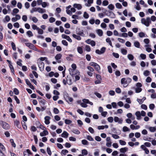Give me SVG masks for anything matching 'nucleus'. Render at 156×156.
Returning a JSON list of instances; mask_svg holds the SVG:
<instances>
[{"instance_id": "49530a36", "label": "nucleus", "mask_w": 156, "mask_h": 156, "mask_svg": "<svg viewBox=\"0 0 156 156\" xmlns=\"http://www.w3.org/2000/svg\"><path fill=\"white\" fill-rule=\"evenodd\" d=\"M121 53L122 54L126 55L127 53V51L124 49H122L121 50Z\"/></svg>"}, {"instance_id": "4c0bfd02", "label": "nucleus", "mask_w": 156, "mask_h": 156, "mask_svg": "<svg viewBox=\"0 0 156 156\" xmlns=\"http://www.w3.org/2000/svg\"><path fill=\"white\" fill-rule=\"evenodd\" d=\"M37 30H38V33L39 34H43L44 31L42 29H40L39 28H38L37 29Z\"/></svg>"}, {"instance_id": "7ed1b4c3", "label": "nucleus", "mask_w": 156, "mask_h": 156, "mask_svg": "<svg viewBox=\"0 0 156 156\" xmlns=\"http://www.w3.org/2000/svg\"><path fill=\"white\" fill-rule=\"evenodd\" d=\"M0 124L2 126V128L5 129H8L10 128L9 124L5 122L1 121H0Z\"/></svg>"}, {"instance_id": "1a4fd4ad", "label": "nucleus", "mask_w": 156, "mask_h": 156, "mask_svg": "<svg viewBox=\"0 0 156 156\" xmlns=\"http://www.w3.org/2000/svg\"><path fill=\"white\" fill-rule=\"evenodd\" d=\"M64 97L66 101L67 102H68V100H67V99H68V100L70 102H72L73 100L72 98L69 97L68 96V94H65L64 95Z\"/></svg>"}, {"instance_id": "6ab92c4d", "label": "nucleus", "mask_w": 156, "mask_h": 156, "mask_svg": "<svg viewBox=\"0 0 156 156\" xmlns=\"http://www.w3.org/2000/svg\"><path fill=\"white\" fill-rule=\"evenodd\" d=\"M14 125L18 128H20V127L19 126L20 124L19 121L18 120H16L14 121Z\"/></svg>"}, {"instance_id": "c756f323", "label": "nucleus", "mask_w": 156, "mask_h": 156, "mask_svg": "<svg viewBox=\"0 0 156 156\" xmlns=\"http://www.w3.org/2000/svg\"><path fill=\"white\" fill-rule=\"evenodd\" d=\"M149 129L150 131L151 132H154L155 130H156V127H150L149 128Z\"/></svg>"}, {"instance_id": "a211bd4d", "label": "nucleus", "mask_w": 156, "mask_h": 156, "mask_svg": "<svg viewBox=\"0 0 156 156\" xmlns=\"http://www.w3.org/2000/svg\"><path fill=\"white\" fill-rule=\"evenodd\" d=\"M62 57V55L61 54H57L55 57V58L56 60L61 59Z\"/></svg>"}, {"instance_id": "72a5a7b5", "label": "nucleus", "mask_w": 156, "mask_h": 156, "mask_svg": "<svg viewBox=\"0 0 156 156\" xmlns=\"http://www.w3.org/2000/svg\"><path fill=\"white\" fill-rule=\"evenodd\" d=\"M9 68H10V69L11 70L12 73H13L14 75H15L14 68L13 67V66H12V65L11 64L9 65Z\"/></svg>"}, {"instance_id": "c9c22d12", "label": "nucleus", "mask_w": 156, "mask_h": 156, "mask_svg": "<svg viewBox=\"0 0 156 156\" xmlns=\"http://www.w3.org/2000/svg\"><path fill=\"white\" fill-rule=\"evenodd\" d=\"M127 57H128V59L130 60H133V59L134 58L133 56L132 55H131V54L128 55Z\"/></svg>"}, {"instance_id": "9d476101", "label": "nucleus", "mask_w": 156, "mask_h": 156, "mask_svg": "<svg viewBox=\"0 0 156 156\" xmlns=\"http://www.w3.org/2000/svg\"><path fill=\"white\" fill-rule=\"evenodd\" d=\"M51 118L50 117L47 116L44 117L45 121L44 122L45 124L48 125L50 123L49 120Z\"/></svg>"}, {"instance_id": "dca6fc26", "label": "nucleus", "mask_w": 156, "mask_h": 156, "mask_svg": "<svg viewBox=\"0 0 156 156\" xmlns=\"http://www.w3.org/2000/svg\"><path fill=\"white\" fill-rule=\"evenodd\" d=\"M128 150V148L127 147L122 148L120 149V151L121 153H125Z\"/></svg>"}, {"instance_id": "4468645a", "label": "nucleus", "mask_w": 156, "mask_h": 156, "mask_svg": "<svg viewBox=\"0 0 156 156\" xmlns=\"http://www.w3.org/2000/svg\"><path fill=\"white\" fill-rule=\"evenodd\" d=\"M136 115L137 117V119L138 120H140L141 119V115L140 114V112L139 111H137L136 112L135 114Z\"/></svg>"}, {"instance_id": "a19ab883", "label": "nucleus", "mask_w": 156, "mask_h": 156, "mask_svg": "<svg viewBox=\"0 0 156 156\" xmlns=\"http://www.w3.org/2000/svg\"><path fill=\"white\" fill-rule=\"evenodd\" d=\"M108 4V2L106 0L103 1L102 2V5L104 6H107Z\"/></svg>"}, {"instance_id": "393cba45", "label": "nucleus", "mask_w": 156, "mask_h": 156, "mask_svg": "<svg viewBox=\"0 0 156 156\" xmlns=\"http://www.w3.org/2000/svg\"><path fill=\"white\" fill-rule=\"evenodd\" d=\"M134 46L137 48H139L140 47V44L139 41H136L134 43Z\"/></svg>"}, {"instance_id": "6e6d98bb", "label": "nucleus", "mask_w": 156, "mask_h": 156, "mask_svg": "<svg viewBox=\"0 0 156 156\" xmlns=\"http://www.w3.org/2000/svg\"><path fill=\"white\" fill-rule=\"evenodd\" d=\"M12 47L13 50L15 51L16 50V47L15 44L12 42L11 43Z\"/></svg>"}, {"instance_id": "f257e3e1", "label": "nucleus", "mask_w": 156, "mask_h": 156, "mask_svg": "<svg viewBox=\"0 0 156 156\" xmlns=\"http://www.w3.org/2000/svg\"><path fill=\"white\" fill-rule=\"evenodd\" d=\"M141 23L147 27H148L149 26L150 24L151 23V21L150 18L147 17L146 19L144 18H142L141 19Z\"/></svg>"}, {"instance_id": "13d9d810", "label": "nucleus", "mask_w": 156, "mask_h": 156, "mask_svg": "<svg viewBox=\"0 0 156 156\" xmlns=\"http://www.w3.org/2000/svg\"><path fill=\"white\" fill-rule=\"evenodd\" d=\"M149 108L151 110H153L155 108L154 104H151L149 106Z\"/></svg>"}, {"instance_id": "ea45409f", "label": "nucleus", "mask_w": 156, "mask_h": 156, "mask_svg": "<svg viewBox=\"0 0 156 156\" xmlns=\"http://www.w3.org/2000/svg\"><path fill=\"white\" fill-rule=\"evenodd\" d=\"M10 142L11 144L14 147H15L16 146L15 144L14 143L13 140L12 139H11L10 140Z\"/></svg>"}, {"instance_id": "58836bf2", "label": "nucleus", "mask_w": 156, "mask_h": 156, "mask_svg": "<svg viewBox=\"0 0 156 156\" xmlns=\"http://www.w3.org/2000/svg\"><path fill=\"white\" fill-rule=\"evenodd\" d=\"M82 153L83 155H85L87 154L88 152H87V151L86 149H83L82 151Z\"/></svg>"}, {"instance_id": "7c9ffc66", "label": "nucleus", "mask_w": 156, "mask_h": 156, "mask_svg": "<svg viewBox=\"0 0 156 156\" xmlns=\"http://www.w3.org/2000/svg\"><path fill=\"white\" fill-rule=\"evenodd\" d=\"M150 74V72L148 70L145 71L144 73V75L145 76H149Z\"/></svg>"}, {"instance_id": "473e14b6", "label": "nucleus", "mask_w": 156, "mask_h": 156, "mask_svg": "<svg viewBox=\"0 0 156 156\" xmlns=\"http://www.w3.org/2000/svg\"><path fill=\"white\" fill-rule=\"evenodd\" d=\"M116 7L119 9H121L122 7V5L121 4L119 3H117L115 4Z\"/></svg>"}, {"instance_id": "8fccbe9b", "label": "nucleus", "mask_w": 156, "mask_h": 156, "mask_svg": "<svg viewBox=\"0 0 156 156\" xmlns=\"http://www.w3.org/2000/svg\"><path fill=\"white\" fill-rule=\"evenodd\" d=\"M83 17L85 19H87L89 17V15L86 12H85L84 13Z\"/></svg>"}, {"instance_id": "09e8293b", "label": "nucleus", "mask_w": 156, "mask_h": 156, "mask_svg": "<svg viewBox=\"0 0 156 156\" xmlns=\"http://www.w3.org/2000/svg\"><path fill=\"white\" fill-rule=\"evenodd\" d=\"M106 48L105 47H102L100 50V52L101 53V54H103L105 51Z\"/></svg>"}, {"instance_id": "c03bdc74", "label": "nucleus", "mask_w": 156, "mask_h": 156, "mask_svg": "<svg viewBox=\"0 0 156 156\" xmlns=\"http://www.w3.org/2000/svg\"><path fill=\"white\" fill-rule=\"evenodd\" d=\"M47 151L48 154L50 156L51 155V151L50 148L49 147H48L47 148Z\"/></svg>"}, {"instance_id": "774afa93", "label": "nucleus", "mask_w": 156, "mask_h": 156, "mask_svg": "<svg viewBox=\"0 0 156 156\" xmlns=\"http://www.w3.org/2000/svg\"><path fill=\"white\" fill-rule=\"evenodd\" d=\"M151 154L154 155L156 156V150H151Z\"/></svg>"}, {"instance_id": "4d7b16f0", "label": "nucleus", "mask_w": 156, "mask_h": 156, "mask_svg": "<svg viewBox=\"0 0 156 156\" xmlns=\"http://www.w3.org/2000/svg\"><path fill=\"white\" fill-rule=\"evenodd\" d=\"M87 139L90 141H93L94 140L93 138L91 136L89 135L87 136Z\"/></svg>"}, {"instance_id": "e2e57ef3", "label": "nucleus", "mask_w": 156, "mask_h": 156, "mask_svg": "<svg viewBox=\"0 0 156 156\" xmlns=\"http://www.w3.org/2000/svg\"><path fill=\"white\" fill-rule=\"evenodd\" d=\"M106 33L107 35L109 36L112 35L113 34L112 32L109 30L107 31Z\"/></svg>"}, {"instance_id": "423d86ee", "label": "nucleus", "mask_w": 156, "mask_h": 156, "mask_svg": "<svg viewBox=\"0 0 156 156\" xmlns=\"http://www.w3.org/2000/svg\"><path fill=\"white\" fill-rule=\"evenodd\" d=\"M26 45L30 49L35 51H37V49L36 47L32 44L30 43H27Z\"/></svg>"}, {"instance_id": "f8f14e48", "label": "nucleus", "mask_w": 156, "mask_h": 156, "mask_svg": "<svg viewBox=\"0 0 156 156\" xmlns=\"http://www.w3.org/2000/svg\"><path fill=\"white\" fill-rule=\"evenodd\" d=\"M48 132L47 130H44L42 132L40 133V135L41 136H43L48 135Z\"/></svg>"}, {"instance_id": "b1692460", "label": "nucleus", "mask_w": 156, "mask_h": 156, "mask_svg": "<svg viewBox=\"0 0 156 156\" xmlns=\"http://www.w3.org/2000/svg\"><path fill=\"white\" fill-rule=\"evenodd\" d=\"M106 41L107 42L109 43L110 46L113 47L111 41L109 37L107 38L106 39Z\"/></svg>"}, {"instance_id": "3c124183", "label": "nucleus", "mask_w": 156, "mask_h": 156, "mask_svg": "<svg viewBox=\"0 0 156 156\" xmlns=\"http://www.w3.org/2000/svg\"><path fill=\"white\" fill-rule=\"evenodd\" d=\"M14 98L15 101H16V102L17 104H19L20 103V101L18 99L17 97L16 96L14 95Z\"/></svg>"}, {"instance_id": "f3484780", "label": "nucleus", "mask_w": 156, "mask_h": 156, "mask_svg": "<svg viewBox=\"0 0 156 156\" xmlns=\"http://www.w3.org/2000/svg\"><path fill=\"white\" fill-rule=\"evenodd\" d=\"M97 33L100 36H101L103 35V32L102 30L98 29L97 30Z\"/></svg>"}, {"instance_id": "2f4dec72", "label": "nucleus", "mask_w": 156, "mask_h": 156, "mask_svg": "<svg viewBox=\"0 0 156 156\" xmlns=\"http://www.w3.org/2000/svg\"><path fill=\"white\" fill-rule=\"evenodd\" d=\"M114 8V6L112 4H109L108 6V8L111 10H113Z\"/></svg>"}, {"instance_id": "aec40b11", "label": "nucleus", "mask_w": 156, "mask_h": 156, "mask_svg": "<svg viewBox=\"0 0 156 156\" xmlns=\"http://www.w3.org/2000/svg\"><path fill=\"white\" fill-rule=\"evenodd\" d=\"M37 11L41 13H43L45 12V10L40 8H37Z\"/></svg>"}, {"instance_id": "052dcab7", "label": "nucleus", "mask_w": 156, "mask_h": 156, "mask_svg": "<svg viewBox=\"0 0 156 156\" xmlns=\"http://www.w3.org/2000/svg\"><path fill=\"white\" fill-rule=\"evenodd\" d=\"M72 122V121L70 120L66 119L65 120V123L66 124H69Z\"/></svg>"}, {"instance_id": "39448f33", "label": "nucleus", "mask_w": 156, "mask_h": 156, "mask_svg": "<svg viewBox=\"0 0 156 156\" xmlns=\"http://www.w3.org/2000/svg\"><path fill=\"white\" fill-rule=\"evenodd\" d=\"M76 33L78 35L81 36H84V34L83 32V30H81L80 28H77L76 30Z\"/></svg>"}, {"instance_id": "37998d69", "label": "nucleus", "mask_w": 156, "mask_h": 156, "mask_svg": "<svg viewBox=\"0 0 156 156\" xmlns=\"http://www.w3.org/2000/svg\"><path fill=\"white\" fill-rule=\"evenodd\" d=\"M85 49L87 51L89 52L91 50V48L88 45H86L85 46Z\"/></svg>"}, {"instance_id": "5701e85b", "label": "nucleus", "mask_w": 156, "mask_h": 156, "mask_svg": "<svg viewBox=\"0 0 156 156\" xmlns=\"http://www.w3.org/2000/svg\"><path fill=\"white\" fill-rule=\"evenodd\" d=\"M82 143L84 145H87L89 144L88 142L86 140H83L81 141Z\"/></svg>"}, {"instance_id": "9b49d317", "label": "nucleus", "mask_w": 156, "mask_h": 156, "mask_svg": "<svg viewBox=\"0 0 156 156\" xmlns=\"http://www.w3.org/2000/svg\"><path fill=\"white\" fill-rule=\"evenodd\" d=\"M108 12H109V13L110 14L109 15H108V13H107L106 14V15L110 16L111 18H115V16L114 14V13L112 12V11H108Z\"/></svg>"}, {"instance_id": "2eb2a0df", "label": "nucleus", "mask_w": 156, "mask_h": 156, "mask_svg": "<svg viewBox=\"0 0 156 156\" xmlns=\"http://www.w3.org/2000/svg\"><path fill=\"white\" fill-rule=\"evenodd\" d=\"M73 6L74 8H77L78 10L81 9L82 8L81 5L80 4H74Z\"/></svg>"}, {"instance_id": "69168bd1", "label": "nucleus", "mask_w": 156, "mask_h": 156, "mask_svg": "<svg viewBox=\"0 0 156 156\" xmlns=\"http://www.w3.org/2000/svg\"><path fill=\"white\" fill-rule=\"evenodd\" d=\"M89 131L91 133H94V129L91 127H89L88 128Z\"/></svg>"}, {"instance_id": "a878e982", "label": "nucleus", "mask_w": 156, "mask_h": 156, "mask_svg": "<svg viewBox=\"0 0 156 156\" xmlns=\"http://www.w3.org/2000/svg\"><path fill=\"white\" fill-rule=\"evenodd\" d=\"M77 51L79 53L82 54L83 53V49L80 47H78L77 48Z\"/></svg>"}, {"instance_id": "79ce46f5", "label": "nucleus", "mask_w": 156, "mask_h": 156, "mask_svg": "<svg viewBox=\"0 0 156 156\" xmlns=\"http://www.w3.org/2000/svg\"><path fill=\"white\" fill-rule=\"evenodd\" d=\"M13 91L14 94L16 95H18L19 94V91L16 88H14Z\"/></svg>"}, {"instance_id": "603ef678", "label": "nucleus", "mask_w": 156, "mask_h": 156, "mask_svg": "<svg viewBox=\"0 0 156 156\" xmlns=\"http://www.w3.org/2000/svg\"><path fill=\"white\" fill-rule=\"evenodd\" d=\"M108 122L112 123L113 122V119L112 117H110L108 118Z\"/></svg>"}, {"instance_id": "c85d7f7f", "label": "nucleus", "mask_w": 156, "mask_h": 156, "mask_svg": "<svg viewBox=\"0 0 156 156\" xmlns=\"http://www.w3.org/2000/svg\"><path fill=\"white\" fill-rule=\"evenodd\" d=\"M136 92V93H139L141 92L142 91V89L140 87H136L135 88Z\"/></svg>"}, {"instance_id": "a18cd8bd", "label": "nucleus", "mask_w": 156, "mask_h": 156, "mask_svg": "<svg viewBox=\"0 0 156 156\" xmlns=\"http://www.w3.org/2000/svg\"><path fill=\"white\" fill-rule=\"evenodd\" d=\"M129 129L126 126H124L123 128V131L124 132L129 131Z\"/></svg>"}, {"instance_id": "bf43d9fd", "label": "nucleus", "mask_w": 156, "mask_h": 156, "mask_svg": "<svg viewBox=\"0 0 156 156\" xmlns=\"http://www.w3.org/2000/svg\"><path fill=\"white\" fill-rule=\"evenodd\" d=\"M140 57L142 59H146V56L145 54H141L140 55Z\"/></svg>"}, {"instance_id": "5fc2aeb1", "label": "nucleus", "mask_w": 156, "mask_h": 156, "mask_svg": "<svg viewBox=\"0 0 156 156\" xmlns=\"http://www.w3.org/2000/svg\"><path fill=\"white\" fill-rule=\"evenodd\" d=\"M53 111L55 114H58L59 113V111L57 108H54Z\"/></svg>"}, {"instance_id": "e433bc0d", "label": "nucleus", "mask_w": 156, "mask_h": 156, "mask_svg": "<svg viewBox=\"0 0 156 156\" xmlns=\"http://www.w3.org/2000/svg\"><path fill=\"white\" fill-rule=\"evenodd\" d=\"M27 34L29 37H32L33 36V34L32 32L30 30H28L27 32Z\"/></svg>"}, {"instance_id": "6e6552de", "label": "nucleus", "mask_w": 156, "mask_h": 156, "mask_svg": "<svg viewBox=\"0 0 156 156\" xmlns=\"http://www.w3.org/2000/svg\"><path fill=\"white\" fill-rule=\"evenodd\" d=\"M114 120L115 122H118L119 124H122L123 120L122 119H119L118 117H115Z\"/></svg>"}, {"instance_id": "0e129e2a", "label": "nucleus", "mask_w": 156, "mask_h": 156, "mask_svg": "<svg viewBox=\"0 0 156 156\" xmlns=\"http://www.w3.org/2000/svg\"><path fill=\"white\" fill-rule=\"evenodd\" d=\"M108 71L110 73H112V68H111V67L110 66H108Z\"/></svg>"}, {"instance_id": "20e7f679", "label": "nucleus", "mask_w": 156, "mask_h": 156, "mask_svg": "<svg viewBox=\"0 0 156 156\" xmlns=\"http://www.w3.org/2000/svg\"><path fill=\"white\" fill-rule=\"evenodd\" d=\"M71 67L73 68V69H70L71 71H72V72H70V74L72 76H73V75L75 74L74 73V71H75V70L76 68V64L73 63Z\"/></svg>"}, {"instance_id": "864d4df0", "label": "nucleus", "mask_w": 156, "mask_h": 156, "mask_svg": "<svg viewBox=\"0 0 156 156\" xmlns=\"http://www.w3.org/2000/svg\"><path fill=\"white\" fill-rule=\"evenodd\" d=\"M55 20V19L53 17H50L49 20V22L51 23H52L54 22Z\"/></svg>"}, {"instance_id": "680f3d73", "label": "nucleus", "mask_w": 156, "mask_h": 156, "mask_svg": "<svg viewBox=\"0 0 156 156\" xmlns=\"http://www.w3.org/2000/svg\"><path fill=\"white\" fill-rule=\"evenodd\" d=\"M112 55L116 58H118L119 57V55L118 53L113 52Z\"/></svg>"}, {"instance_id": "bb28decb", "label": "nucleus", "mask_w": 156, "mask_h": 156, "mask_svg": "<svg viewBox=\"0 0 156 156\" xmlns=\"http://www.w3.org/2000/svg\"><path fill=\"white\" fill-rule=\"evenodd\" d=\"M94 67L95 68V69L98 71L99 70H100V66L97 63H96V64L94 66Z\"/></svg>"}, {"instance_id": "f03ea898", "label": "nucleus", "mask_w": 156, "mask_h": 156, "mask_svg": "<svg viewBox=\"0 0 156 156\" xmlns=\"http://www.w3.org/2000/svg\"><path fill=\"white\" fill-rule=\"evenodd\" d=\"M131 81L132 79L129 77L127 78L126 79L123 78L121 80V83L122 84H127L126 86H127L131 82Z\"/></svg>"}, {"instance_id": "412c9836", "label": "nucleus", "mask_w": 156, "mask_h": 156, "mask_svg": "<svg viewBox=\"0 0 156 156\" xmlns=\"http://www.w3.org/2000/svg\"><path fill=\"white\" fill-rule=\"evenodd\" d=\"M73 37L75 38L78 40H80L81 39V37H80L78 35H77L75 34H73Z\"/></svg>"}, {"instance_id": "de8ad7c7", "label": "nucleus", "mask_w": 156, "mask_h": 156, "mask_svg": "<svg viewBox=\"0 0 156 156\" xmlns=\"http://www.w3.org/2000/svg\"><path fill=\"white\" fill-rule=\"evenodd\" d=\"M119 142L120 144L122 145H124L126 144V143L125 141L122 140H120Z\"/></svg>"}, {"instance_id": "338daca9", "label": "nucleus", "mask_w": 156, "mask_h": 156, "mask_svg": "<svg viewBox=\"0 0 156 156\" xmlns=\"http://www.w3.org/2000/svg\"><path fill=\"white\" fill-rule=\"evenodd\" d=\"M90 44L92 46H94L96 45L95 42L93 40H92L90 41Z\"/></svg>"}, {"instance_id": "cd10ccee", "label": "nucleus", "mask_w": 156, "mask_h": 156, "mask_svg": "<svg viewBox=\"0 0 156 156\" xmlns=\"http://www.w3.org/2000/svg\"><path fill=\"white\" fill-rule=\"evenodd\" d=\"M69 152L67 150H62L61 152L62 154H63L64 155H66V153Z\"/></svg>"}, {"instance_id": "0eeeda50", "label": "nucleus", "mask_w": 156, "mask_h": 156, "mask_svg": "<svg viewBox=\"0 0 156 156\" xmlns=\"http://www.w3.org/2000/svg\"><path fill=\"white\" fill-rule=\"evenodd\" d=\"M39 64H40L38 65L39 67V68L40 70L42 71L44 69V63L42 62H40Z\"/></svg>"}, {"instance_id": "f704fd0d", "label": "nucleus", "mask_w": 156, "mask_h": 156, "mask_svg": "<svg viewBox=\"0 0 156 156\" xmlns=\"http://www.w3.org/2000/svg\"><path fill=\"white\" fill-rule=\"evenodd\" d=\"M72 132L76 134H79L80 133V131L77 129H73L72 130Z\"/></svg>"}, {"instance_id": "ddd939ff", "label": "nucleus", "mask_w": 156, "mask_h": 156, "mask_svg": "<svg viewBox=\"0 0 156 156\" xmlns=\"http://www.w3.org/2000/svg\"><path fill=\"white\" fill-rule=\"evenodd\" d=\"M68 135L69 134L67 132L64 131L61 134V136L64 138H67L68 137Z\"/></svg>"}, {"instance_id": "4be33fe9", "label": "nucleus", "mask_w": 156, "mask_h": 156, "mask_svg": "<svg viewBox=\"0 0 156 156\" xmlns=\"http://www.w3.org/2000/svg\"><path fill=\"white\" fill-rule=\"evenodd\" d=\"M19 10L17 8H15L13 9L12 11V14L13 15H14L15 13H17L19 12Z\"/></svg>"}]
</instances>
